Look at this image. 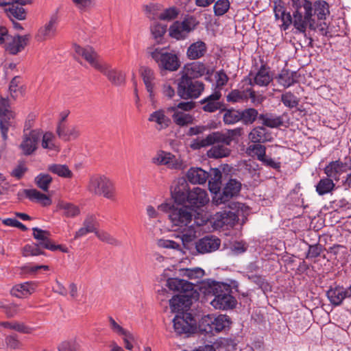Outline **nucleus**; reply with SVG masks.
<instances>
[{"mask_svg":"<svg viewBox=\"0 0 351 351\" xmlns=\"http://www.w3.org/2000/svg\"><path fill=\"white\" fill-rule=\"evenodd\" d=\"M221 241L215 236H206L195 243V248L198 253H210L219 249Z\"/></svg>","mask_w":351,"mask_h":351,"instance_id":"14","label":"nucleus"},{"mask_svg":"<svg viewBox=\"0 0 351 351\" xmlns=\"http://www.w3.org/2000/svg\"><path fill=\"white\" fill-rule=\"evenodd\" d=\"M194 108L195 103L193 101H182L177 106L168 108V110L173 112L172 119L174 123L182 127L194 123V117L187 112Z\"/></svg>","mask_w":351,"mask_h":351,"instance_id":"6","label":"nucleus"},{"mask_svg":"<svg viewBox=\"0 0 351 351\" xmlns=\"http://www.w3.org/2000/svg\"><path fill=\"white\" fill-rule=\"evenodd\" d=\"M206 51V43L202 40H198L190 45L187 49L186 56L190 60H196L203 57Z\"/></svg>","mask_w":351,"mask_h":351,"instance_id":"34","label":"nucleus"},{"mask_svg":"<svg viewBox=\"0 0 351 351\" xmlns=\"http://www.w3.org/2000/svg\"><path fill=\"white\" fill-rule=\"evenodd\" d=\"M348 293L346 288L342 286H336L330 287L326 292V295L332 305L335 306H340L343 301L348 298Z\"/></svg>","mask_w":351,"mask_h":351,"instance_id":"24","label":"nucleus"},{"mask_svg":"<svg viewBox=\"0 0 351 351\" xmlns=\"http://www.w3.org/2000/svg\"><path fill=\"white\" fill-rule=\"evenodd\" d=\"M189 192L187 183L182 180L171 189L172 197L179 203L184 202L188 199Z\"/></svg>","mask_w":351,"mask_h":351,"instance_id":"35","label":"nucleus"},{"mask_svg":"<svg viewBox=\"0 0 351 351\" xmlns=\"http://www.w3.org/2000/svg\"><path fill=\"white\" fill-rule=\"evenodd\" d=\"M315 187L317 193L319 195H324L330 193L333 190L335 184L332 179L324 178L318 182Z\"/></svg>","mask_w":351,"mask_h":351,"instance_id":"49","label":"nucleus"},{"mask_svg":"<svg viewBox=\"0 0 351 351\" xmlns=\"http://www.w3.org/2000/svg\"><path fill=\"white\" fill-rule=\"evenodd\" d=\"M189 182L193 184H204L208 178V173L199 167L189 169L186 173Z\"/></svg>","mask_w":351,"mask_h":351,"instance_id":"31","label":"nucleus"},{"mask_svg":"<svg viewBox=\"0 0 351 351\" xmlns=\"http://www.w3.org/2000/svg\"><path fill=\"white\" fill-rule=\"evenodd\" d=\"M328 252L334 256V258L341 264L348 261L349 254L348 249L341 245H335L329 247Z\"/></svg>","mask_w":351,"mask_h":351,"instance_id":"40","label":"nucleus"},{"mask_svg":"<svg viewBox=\"0 0 351 351\" xmlns=\"http://www.w3.org/2000/svg\"><path fill=\"white\" fill-rule=\"evenodd\" d=\"M204 322L210 326V332H220L228 327L230 324V318L226 315H219L217 317L208 315Z\"/></svg>","mask_w":351,"mask_h":351,"instance_id":"21","label":"nucleus"},{"mask_svg":"<svg viewBox=\"0 0 351 351\" xmlns=\"http://www.w3.org/2000/svg\"><path fill=\"white\" fill-rule=\"evenodd\" d=\"M251 99L252 103L254 104H261L263 97L261 95H256L255 91L251 88L246 89H234L231 90L226 96V100L231 103L244 102Z\"/></svg>","mask_w":351,"mask_h":351,"instance_id":"8","label":"nucleus"},{"mask_svg":"<svg viewBox=\"0 0 351 351\" xmlns=\"http://www.w3.org/2000/svg\"><path fill=\"white\" fill-rule=\"evenodd\" d=\"M10 108L8 99L7 98H0V118L14 119L15 114Z\"/></svg>","mask_w":351,"mask_h":351,"instance_id":"55","label":"nucleus"},{"mask_svg":"<svg viewBox=\"0 0 351 351\" xmlns=\"http://www.w3.org/2000/svg\"><path fill=\"white\" fill-rule=\"evenodd\" d=\"M217 143L215 140V136L214 134V132L208 134L204 138H195L193 139L190 144V147L193 149H199L203 147H206L208 146H210L211 145H214Z\"/></svg>","mask_w":351,"mask_h":351,"instance_id":"42","label":"nucleus"},{"mask_svg":"<svg viewBox=\"0 0 351 351\" xmlns=\"http://www.w3.org/2000/svg\"><path fill=\"white\" fill-rule=\"evenodd\" d=\"M75 8L81 12L88 11L96 5L95 0H71Z\"/></svg>","mask_w":351,"mask_h":351,"instance_id":"61","label":"nucleus"},{"mask_svg":"<svg viewBox=\"0 0 351 351\" xmlns=\"http://www.w3.org/2000/svg\"><path fill=\"white\" fill-rule=\"evenodd\" d=\"M169 217L174 230L182 233L181 239L184 245L196 237V226L193 219V210L191 208L186 206L173 208Z\"/></svg>","mask_w":351,"mask_h":351,"instance_id":"2","label":"nucleus"},{"mask_svg":"<svg viewBox=\"0 0 351 351\" xmlns=\"http://www.w3.org/2000/svg\"><path fill=\"white\" fill-rule=\"evenodd\" d=\"M87 191L92 195L102 196L111 201L116 200V188L114 182L103 174H94L90 176Z\"/></svg>","mask_w":351,"mask_h":351,"instance_id":"3","label":"nucleus"},{"mask_svg":"<svg viewBox=\"0 0 351 351\" xmlns=\"http://www.w3.org/2000/svg\"><path fill=\"white\" fill-rule=\"evenodd\" d=\"M212 147L207 151L206 155L210 158L218 159L226 158L230 155L231 149L222 143L211 145Z\"/></svg>","mask_w":351,"mask_h":351,"instance_id":"33","label":"nucleus"},{"mask_svg":"<svg viewBox=\"0 0 351 351\" xmlns=\"http://www.w3.org/2000/svg\"><path fill=\"white\" fill-rule=\"evenodd\" d=\"M215 224L219 227L223 226H233L238 221V215L232 211L217 213L214 217Z\"/></svg>","mask_w":351,"mask_h":351,"instance_id":"30","label":"nucleus"},{"mask_svg":"<svg viewBox=\"0 0 351 351\" xmlns=\"http://www.w3.org/2000/svg\"><path fill=\"white\" fill-rule=\"evenodd\" d=\"M58 23V16L56 14H52L48 22L40 27L36 36L38 41L42 42L55 36Z\"/></svg>","mask_w":351,"mask_h":351,"instance_id":"11","label":"nucleus"},{"mask_svg":"<svg viewBox=\"0 0 351 351\" xmlns=\"http://www.w3.org/2000/svg\"><path fill=\"white\" fill-rule=\"evenodd\" d=\"M57 207L63 211V215L67 217H74L80 214L79 208L69 202L60 201Z\"/></svg>","mask_w":351,"mask_h":351,"instance_id":"48","label":"nucleus"},{"mask_svg":"<svg viewBox=\"0 0 351 351\" xmlns=\"http://www.w3.org/2000/svg\"><path fill=\"white\" fill-rule=\"evenodd\" d=\"M209 201L206 191L199 187H195L189 193L187 202L192 206L201 207Z\"/></svg>","mask_w":351,"mask_h":351,"instance_id":"22","label":"nucleus"},{"mask_svg":"<svg viewBox=\"0 0 351 351\" xmlns=\"http://www.w3.org/2000/svg\"><path fill=\"white\" fill-rule=\"evenodd\" d=\"M271 80L272 77L270 75L269 68H267L264 65L261 66L260 69L254 76L253 81L250 77H247L245 79V81H247L250 85L253 86L254 84H256L260 86H267L271 82Z\"/></svg>","mask_w":351,"mask_h":351,"instance_id":"26","label":"nucleus"},{"mask_svg":"<svg viewBox=\"0 0 351 351\" xmlns=\"http://www.w3.org/2000/svg\"><path fill=\"white\" fill-rule=\"evenodd\" d=\"M58 136L64 141H72L77 139L81 134L80 130L77 125H66L60 122L56 130Z\"/></svg>","mask_w":351,"mask_h":351,"instance_id":"19","label":"nucleus"},{"mask_svg":"<svg viewBox=\"0 0 351 351\" xmlns=\"http://www.w3.org/2000/svg\"><path fill=\"white\" fill-rule=\"evenodd\" d=\"M99 71L102 73L108 80L115 86H121L125 82V75L123 73L111 66L107 62H104L98 69Z\"/></svg>","mask_w":351,"mask_h":351,"instance_id":"15","label":"nucleus"},{"mask_svg":"<svg viewBox=\"0 0 351 351\" xmlns=\"http://www.w3.org/2000/svg\"><path fill=\"white\" fill-rule=\"evenodd\" d=\"M245 153L252 157H256L258 160H263L266 156V147L261 143H254L247 148Z\"/></svg>","mask_w":351,"mask_h":351,"instance_id":"43","label":"nucleus"},{"mask_svg":"<svg viewBox=\"0 0 351 351\" xmlns=\"http://www.w3.org/2000/svg\"><path fill=\"white\" fill-rule=\"evenodd\" d=\"M162 10L160 3H149L144 6V11L146 16L151 20L160 19V14Z\"/></svg>","mask_w":351,"mask_h":351,"instance_id":"51","label":"nucleus"},{"mask_svg":"<svg viewBox=\"0 0 351 351\" xmlns=\"http://www.w3.org/2000/svg\"><path fill=\"white\" fill-rule=\"evenodd\" d=\"M148 121L156 123V129L162 130L169 127L171 119L165 114L163 110L160 109L150 114Z\"/></svg>","mask_w":351,"mask_h":351,"instance_id":"28","label":"nucleus"},{"mask_svg":"<svg viewBox=\"0 0 351 351\" xmlns=\"http://www.w3.org/2000/svg\"><path fill=\"white\" fill-rule=\"evenodd\" d=\"M55 136L51 132H46L43 135L42 147L44 149L56 150V145L54 143Z\"/></svg>","mask_w":351,"mask_h":351,"instance_id":"64","label":"nucleus"},{"mask_svg":"<svg viewBox=\"0 0 351 351\" xmlns=\"http://www.w3.org/2000/svg\"><path fill=\"white\" fill-rule=\"evenodd\" d=\"M140 73L150 99H154L156 87L154 71L149 67L142 66L140 69Z\"/></svg>","mask_w":351,"mask_h":351,"instance_id":"20","label":"nucleus"},{"mask_svg":"<svg viewBox=\"0 0 351 351\" xmlns=\"http://www.w3.org/2000/svg\"><path fill=\"white\" fill-rule=\"evenodd\" d=\"M186 34L179 22L174 23L169 27V35L178 40L185 38Z\"/></svg>","mask_w":351,"mask_h":351,"instance_id":"62","label":"nucleus"},{"mask_svg":"<svg viewBox=\"0 0 351 351\" xmlns=\"http://www.w3.org/2000/svg\"><path fill=\"white\" fill-rule=\"evenodd\" d=\"M210 288L215 295L214 299L210 302V304L215 308L228 310L235 307L237 300L230 294L228 289L226 288L225 285L219 282H213Z\"/></svg>","mask_w":351,"mask_h":351,"instance_id":"5","label":"nucleus"},{"mask_svg":"<svg viewBox=\"0 0 351 351\" xmlns=\"http://www.w3.org/2000/svg\"><path fill=\"white\" fill-rule=\"evenodd\" d=\"M193 284L187 280L178 278H169L166 286L173 291H178L182 294L192 293L193 291Z\"/></svg>","mask_w":351,"mask_h":351,"instance_id":"18","label":"nucleus"},{"mask_svg":"<svg viewBox=\"0 0 351 351\" xmlns=\"http://www.w3.org/2000/svg\"><path fill=\"white\" fill-rule=\"evenodd\" d=\"M97 230V222L96 217L93 215H88L84 219L82 227L75 232L74 238L78 239L86 236L88 233H95Z\"/></svg>","mask_w":351,"mask_h":351,"instance_id":"25","label":"nucleus"},{"mask_svg":"<svg viewBox=\"0 0 351 351\" xmlns=\"http://www.w3.org/2000/svg\"><path fill=\"white\" fill-rule=\"evenodd\" d=\"M221 93L215 91L206 98L200 101L202 105V110L206 112H215L218 110L223 109V105L219 101Z\"/></svg>","mask_w":351,"mask_h":351,"instance_id":"17","label":"nucleus"},{"mask_svg":"<svg viewBox=\"0 0 351 351\" xmlns=\"http://www.w3.org/2000/svg\"><path fill=\"white\" fill-rule=\"evenodd\" d=\"M204 89L203 82L182 76L178 86V94L183 99H195L200 96Z\"/></svg>","mask_w":351,"mask_h":351,"instance_id":"7","label":"nucleus"},{"mask_svg":"<svg viewBox=\"0 0 351 351\" xmlns=\"http://www.w3.org/2000/svg\"><path fill=\"white\" fill-rule=\"evenodd\" d=\"M299 76L300 75L298 74L297 72H290L289 70H287V88L292 85H295V90L298 95H300V93L303 91L302 88L298 84Z\"/></svg>","mask_w":351,"mask_h":351,"instance_id":"56","label":"nucleus"},{"mask_svg":"<svg viewBox=\"0 0 351 351\" xmlns=\"http://www.w3.org/2000/svg\"><path fill=\"white\" fill-rule=\"evenodd\" d=\"M289 5L292 10V15L287 12V28L289 24L300 32L304 33L306 27L315 29V17L318 19H325L329 14L328 4L324 0L315 1L312 3L310 0H290Z\"/></svg>","mask_w":351,"mask_h":351,"instance_id":"1","label":"nucleus"},{"mask_svg":"<svg viewBox=\"0 0 351 351\" xmlns=\"http://www.w3.org/2000/svg\"><path fill=\"white\" fill-rule=\"evenodd\" d=\"M180 274L189 280H199L204 276V270L200 267L180 269Z\"/></svg>","mask_w":351,"mask_h":351,"instance_id":"52","label":"nucleus"},{"mask_svg":"<svg viewBox=\"0 0 351 351\" xmlns=\"http://www.w3.org/2000/svg\"><path fill=\"white\" fill-rule=\"evenodd\" d=\"M9 8L6 9L8 16L13 20L14 18L18 20H25L26 18V12L23 8V5H19L17 3L8 4Z\"/></svg>","mask_w":351,"mask_h":351,"instance_id":"44","label":"nucleus"},{"mask_svg":"<svg viewBox=\"0 0 351 351\" xmlns=\"http://www.w3.org/2000/svg\"><path fill=\"white\" fill-rule=\"evenodd\" d=\"M258 119L261 123L269 128H277L283 124V118L270 113L259 114Z\"/></svg>","mask_w":351,"mask_h":351,"instance_id":"41","label":"nucleus"},{"mask_svg":"<svg viewBox=\"0 0 351 351\" xmlns=\"http://www.w3.org/2000/svg\"><path fill=\"white\" fill-rule=\"evenodd\" d=\"M241 110L229 109L225 111L223 120L225 124H234L241 121Z\"/></svg>","mask_w":351,"mask_h":351,"instance_id":"53","label":"nucleus"},{"mask_svg":"<svg viewBox=\"0 0 351 351\" xmlns=\"http://www.w3.org/2000/svg\"><path fill=\"white\" fill-rule=\"evenodd\" d=\"M230 8L228 0H218L213 6L214 13L216 16H222L226 14Z\"/></svg>","mask_w":351,"mask_h":351,"instance_id":"63","label":"nucleus"},{"mask_svg":"<svg viewBox=\"0 0 351 351\" xmlns=\"http://www.w3.org/2000/svg\"><path fill=\"white\" fill-rule=\"evenodd\" d=\"M32 230L33 237L38 241L37 244L38 246L51 251L60 250L62 252H66V250L62 248V245H55L52 243L49 239L50 232L49 231L44 230L38 228H33Z\"/></svg>","mask_w":351,"mask_h":351,"instance_id":"12","label":"nucleus"},{"mask_svg":"<svg viewBox=\"0 0 351 351\" xmlns=\"http://www.w3.org/2000/svg\"><path fill=\"white\" fill-rule=\"evenodd\" d=\"M287 267H289L295 274H301L307 271L308 265L304 259L291 254L290 256L287 257Z\"/></svg>","mask_w":351,"mask_h":351,"instance_id":"32","label":"nucleus"},{"mask_svg":"<svg viewBox=\"0 0 351 351\" xmlns=\"http://www.w3.org/2000/svg\"><path fill=\"white\" fill-rule=\"evenodd\" d=\"M173 322L174 330L178 335L188 333L191 330V325L184 317L176 315Z\"/></svg>","mask_w":351,"mask_h":351,"instance_id":"45","label":"nucleus"},{"mask_svg":"<svg viewBox=\"0 0 351 351\" xmlns=\"http://www.w3.org/2000/svg\"><path fill=\"white\" fill-rule=\"evenodd\" d=\"M48 170L51 173L64 178H71L73 176L72 171L66 165L53 164L48 167Z\"/></svg>","mask_w":351,"mask_h":351,"instance_id":"50","label":"nucleus"},{"mask_svg":"<svg viewBox=\"0 0 351 351\" xmlns=\"http://www.w3.org/2000/svg\"><path fill=\"white\" fill-rule=\"evenodd\" d=\"M241 115L242 117L241 121L245 125L252 124L259 116L258 111L254 108L241 110Z\"/></svg>","mask_w":351,"mask_h":351,"instance_id":"54","label":"nucleus"},{"mask_svg":"<svg viewBox=\"0 0 351 351\" xmlns=\"http://www.w3.org/2000/svg\"><path fill=\"white\" fill-rule=\"evenodd\" d=\"M175 159L176 157L172 154L164 151H159L152 158V162L156 165L173 166Z\"/></svg>","mask_w":351,"mask_h":351,"instance_id":"39","label":"nucleus"},{"mask_svg":"<svg viewBox=\"0 0 351 351\" xmlns=\"http://www.w3.org/2000/svg\"><path fill=\"white\" fill-rule=\"evenodd\" d=\"M301 186L300 184H297L294 189L291 191L288 197L289 199V209L294 208L301 209L304 207V199L302 197V194L300 193Z\"/></svg>","mask_w":351,"mask_h":351,"instance_id":"37","label":"nucleus"},{"mask_svg":"<svg viewBox=\"0 0 351 351\" xmlns=\"http://www.w3.org/2000/svg\"><path fill=\"white\" fill-rule=\"evenodd\" d=\"M40 247L37 243L25 245L22 249V255L25 257L43 255L45 252L40 250Z\"/></svg>","mask_w":351,"mask_h":351,"instance_id":"60","label":"nucleus"},{"mask_svg":"<svg viewBox=\"0 0 351 351\" xmlns=\"http://www.w3.org/2000/svg\"><path fill=\"white\" fill-rule=\"evenodd\" d=\"M52 178L49 174L40 173L35 178V182L38 187L44 191H47Z\"/></svg>","mask_w":351,"mask_h":351,"instance_id":"58","label":"nucleus"},{"mask_svg":"<svg viewBox=\"0 0 351 351\" xmlns=\"http://www.w3.org/2000/svg\"><path fill=\"white\" fill-rule=\"evenodd\" d=\"M0 326L23 334H29L32 330L30 327L26 326L24 323L16 321L1 322Z\"/></svg>","mask_w":351,"mask_h":351,"instance_id":"46","label":"nucleus"},{"mask_svg":"<svg viewBox=\"0 0 351 351\" xmlns=\"http://www.w3.org/2000/svg\"><path fill=\"white\" fill-rule=\"evenodd\" d=\"M241 184L236 179H230L226 184L221 193L213 198L215 205H220L228 202L232 197L237 195L240 192Z\"/></svg>","mask_w":351,"mask_h":351,"instance_id":"9","label":"nucleus"},{"mask_svg":"<svg viewBox=\"0 0 351 351\" xmlns=\"http://www.w3.org/2000/svg\"><path fill=\"white\" fill-rule=\"evenodd\" d=\"M192 293L180 294L173 296L169 300V305L172 312L182 313L187 311L192 304Z\"/></svg>","mask_w":351,"mask_h":351,"instance_id":"16","label":"nucleus"},{"mask_svg":"<svg viewBox=\"0 0 351 351\" xmlns=\"http://www.w3.org/2000/svg\"><path fill=\"white\" fill-rule=\"evenodd\" d=\"M42 132L40 130H34L29 131V133L23 134V141L19 147L24 155H31L36 150Z\"/></svg>","mask_w":351,"mask_h":351,"instance_id":"10","label":"nucleus"},{"mask_svg":"<svg viewBox=\"0 0 351 351\" xmlns=\"http://www.w3.org/2000/svg\"><path fill=\"white\" fill-rule=\"evenodd\" d=\"M75 51L79 56L84 58L93 67L98 70L101 65L104 63L99 60V56L94 49L90 46L82 47L75 45L74 46Z\"/></svg>","mask_w":351,"mask_h":351,"instance_id":"13","label":"nucleus"},{"mask_svg":"<svg viewBox=\"0 0 351 351\" xmlns=\"http://www.w3.org/2000/svg\"><path fill=\"white\" fill-rule=\"evenodd\" d=\"M243 130L241 128L228 130L225 133L221 132H214L216 142L222 143L226 145H230L233 141L241 136Z\"/></svg>","mask_w":351,"mask_h":351,"instance_id":"27","label":"nucleus"},{"mask_svg":"<svg viewBox=\"0 0 351 351\" xmlns=\"http://www.w3.org/2000/svg\"><path fill=\"white\" fill-rule=\"evenodd\" d=\"M249 139L252 143H264L272 140L271 133L263 126L254 128L249 134Z\"/></svg>","mask_w":351,"mask_h":351,"instance_id":"29","label":"nucleus"},{"mask_svg":"<svg viewBox=\"0 0 351 351\" xmlns=\"http://www.w3.org/2000/svg\"><path fill=\"white\" fill-rule=\"evenodd\" d=\"M167 29L166 25L157 21H154L150 27L152 34L156 40L161 39L166 33Z\"/></svg>","mask_w":351,"mask_h":351,"instance_id":"57","label":"nucleus"},{"mask_svg":"<svg viewBox=\"0 0 351 351\" xmlns=\"http://www.w3.org/2000/svg\"><path fill=\"white\" fill-rule=\"evenodd\" d=\"M57 349L58 351H81V345L77 338H70L61 341Z\"/></svg>","mask_w":351,"mask_h":351,"instance_id":"47","label":"nucleus"},{"mask_svg":"<svg viewBox=\"0 0 351 351\" xmlns=\"http://www.w3.org/2000/svg\"><path fill=\"white\" fill-rule=\"evenodd\" d=\"M29 36L27 35H16L12 37L5 47V51L12 55H16L23 50L27 45Z\"/></svg>","mask_w":351,"mask_h":351,"instance_id":"23","label":"nucleus"},{"mask_svg":"<svg viewBox=\"0 0 351 351\" xmlns=\"http://www.w3.org/2000/svg\"><path fill=\"white\" fill-rule=\"evenodd\" d=\"M157 63L160 70L176 71L180 66L178 55L174 51L169 52L166 48L158 47L148 52Z\"/></svg>","mask_w":351,"mask_h":351,"instance_id":"4","label":"nucleus"},{"mask_svg":"<svg viewBox=\"0 0 351 351\" xmlns=\"http://www.w3.org/2000/svg\"><path fill=\"white\" fill-rule=\"evenodd\" d=\"M343 163L339 160L330 162L324 169V172L330 179L339 180L340 175L343 172Z\"/></svg>","mask_w":351,"mask_h":351,"instance_id":"38","label":"nucleus"},{"mask_svg":"<svg viewBox=\"0 0 351 351\" xmlns=\"http://www.w3.org/2000/svg\"><path fill=\"white\" fill-rule=\"evenodd\" d=\"M5 344L8 349L10 350H20L23 348V343L19 339L16 335H10L5 338Z\"/></svg>","mask_w":351,"mask_h":351,"instance_id":"59","label":"nucleus"},{"mask_svg":"<svg viewBox=\"0 0 351 351\" xmlns=\"http://www.w3.org/2000/svg\"><path fill=\"white\" fill-rule=\"evenodd\" d=\"M34 291L35 285L32 282H26L13 287L11 290V294L15 297L22 298L30 295Z\"/></svg>","mask_w":351,"mask_h":351,"instance_id":"36","label":"nucleus"}]
</instances>
